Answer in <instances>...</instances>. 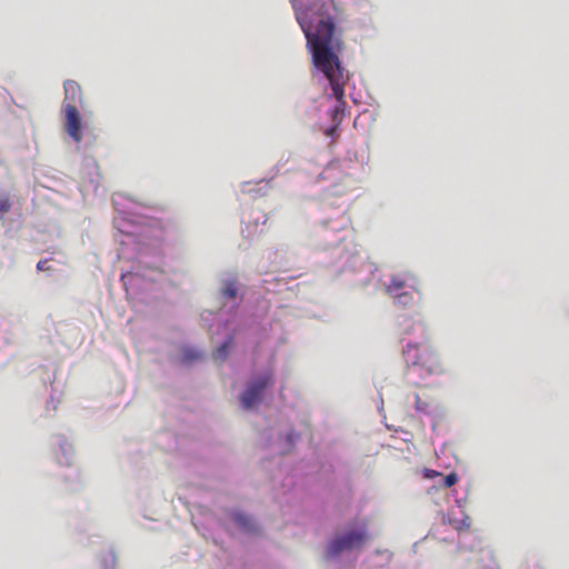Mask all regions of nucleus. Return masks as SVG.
<instances>
[{"mask_svg":"<svg viewBox=\"0 0 569 569\" xmlns=\"http://www.w3.org/2000/svg\"><path fill=\"white\" fill-rule=\"evenodd\" d=\"M290 3L307 39V47L312 53V64L328 79L338 101L331 114L339 124L345 112V87L349 77L339 58L342 40L330 14V4L321 0L310 3L305 0H290Z\"/></svg>","mask_w":569,"mask_h":569,"instance_id":"f257e3e1","label":"nucleus"},{"mask_svg":"<svg viewBox=\"0 0 569 569\" xmlns=\"http://www.w3.org/2000/svg\"><path fill=\"white\" fill-rule=\"evenodd\" d=\"M403 358L409 367V373L431 376L442 371L439 357L428 342L408 343L403 349Z\"/></svg>","mask_w":569,"mask_h":569,"instance_id":"f03ea898","label":"nucleus"},{"mask_svg":"<svg viewBox=\"0 0 569 569\" xmlns=\"http://www.w3.org/2000/svg\"><path fill=\"white\" fill-rule=\"evenodd\" d=\"M406 288L419 290V281L411 273L392 276L390 283L386 287V291L396 305L406 308L413 301V296L409 291H403Z\"/></svg>","mask_w":569,"mask_h":569,"instance_id":"7ed1b4c3","label":"nucleus"},{"mask_svg":"<svg viewBox=\"0 0 569 569\" xmlns=\"http://www.w3.org/2000/svg\"><path fill=\"white\" fill-rule=\"evenodd\" d=\"M367 537L366 530H355L339 535L329 543L328 555L330 557H336L343 551L361 548L367 540Z\"/></svg>","mask_w":569,"mask_h":569,"instance_id":"20e7f679","label":"nucleus"},{"mask_svg":"<svg viewBox=\"0 0 569 569\" xmlns=\"http://www.w3.org/2000/svg\"><path fill=\"white\" fill-rule=\"evenodd\" d=\"M272 372H267L251 381L241 396V406L248 410L253 408L260 400L268 386L272 383Z\"/></svg>","mask_w":569,"mask_h":569,"instance_id":"39448f33","label":"nucleus"},{"mask_svg":"<svg viewBox=\"0 0 569 569\" xmlns=\"http://www.w3.org/2000/svg\"><path fill=\"white\" fill-rule=\"evenodd\" d=\"M272 372H267L251 381L241 396V406L248 410L253 408L260 400L268 386L272 383Z\"/></svg>","mask_w":569,"mask_h":569,"instance_id":"423d86ee","label":"nucleus"},{"mask_svg":"<svg viewBox=\"0 0 569 569\" xmlns=\"http://www.w3.org/2000/svg\"><path fill=\"white\" fill-rule=\"evenodd\" d=\"M64 117H66V130L68 134L76 141L80 142L82 140V122L80 112L77 109V106L72 103H66L63 107Z\"/></svg>","mask_w":569,"mask_h":569,"instance_id":"0eeeda50","label":"nucleus"},{"mask_svg":"<svg viewBox=\"0 0 569 569\" xmlns=\"http://www.w3.org/2000/svg\"><path fill=\"white\" fill-rule=\"evenodd\" d=\"M72 103L77 104L78 102H82V89L80 84L77 81L73 80H67L64 82V101L63 107L66 103Z\"/></svg>","mask_w":569,"mask_h":569,"instance_id":"6e6552de","label":"nucleus"},{"mask_svg":"<svg viewBox=\"0 0 569 569\" xmlns=\"http://www.w3.org/2000/svg\"><path fill=\"white\" fill-rule=\"evenodd\" d=\"M432 403V397L428 389L425 388L421 393H416L415 407L417 411L427 412Z\"/></svg>","mask_w":569,"mask_h":569,"instance_id":"1a4fd4ad","label":"nucleus"},{"mask_svg":"<svg viewBox=\"0 0 569 569\" xmlns=\"http://www.w3.org/2000/svg\"><path fill=\"white\" fill-rule=\"evenodd\" d=\"M232 346V338L228 339L227 341H224L213 353V358L214 360L217 361H224L227 356H228V352H229V349L231 348Z\"/></svg>","mask_w":569,"mask_h":569,"instance_id":"9d476101","label":"nucleus"},{"mask_svg":"<svg viewBox=\"0 0 569 569\" xmlns=\"http://www.w3.org/2000/svg\"><path fill=\"white\" fill-rule=\"evenodd\" d=\"M237 292L238 289L233 281L227 282L222 289V295L229 299H234L237 297Z\"/></svg>","mask_w":569,"mask_h":569,"instance_id":"9b49d317","label":"nucleus"},{"mask_svg":"<svg viewBox=\"0 0 569 569\" xmlns=\"http://www.w3.org/2000/svg\"><path fill=\"white\" fill-rule=\"evenodd\" d=\"M234 521L240 528L251 530V519L248 516L238 513L234 516Z\"/></svg>","mask_w":569,"mask_h":569,"instance_id":"f8f14e48","label":"nucleus"},{"mask_svg":"<svg viewBox=\"0 0 569 569\" xmlns=\"http://www.w3.org/2000/svg\"><path fill=\"white\" fill-rule=\"evenodd\" d=\"M459 480V477L456 472H451L449 475H447L443 479V485L445 487L447 488H450L452 486H455Z\"/></svg>","mask_w":569,"mask_h":569,"instance_id":"ddd939ff","label":"nucleus"},{"mask_svg":"<svg viewBox=\"0 0 569 569\" xmlns=\"http://www.w3.org/2000/svg\"><path fill=\"white\" fill-rule=\"evenodd\" d=\"M442 476L441 472L432 470V469H425V477L428 479H433L437 477Z\"/></svg>","mask_w":569,"mask_h":569,"instance_id":"4468645a","label":"nucleus"},{"mask_svg":"<svg viewBox=\"0 0 569 569\" xmlns=\"http://www.w3.org/2000/svg\"><path fill=\"white\" fill-rule=\"evenodd\" d=\"M37 269H38L39 271L48 270V269H49V267H48V260H47V259L40 260V261L37 263Z\"/></svg>","mask_w":569,"mask_h":569,"instance_id":"2eb2a0df","label":"nucleus"},{"mask_svg":"<svg viewBox=\"0 0 569 569\" xmlns=\"http://www.w3.org/2000/svg\"><path fill=\"white\" fill-rule=\"evenodd\" d=\"M338 126L339 124H336V126H332L330 127L327 131H326V134L329 136V137H333L337 132V129H338Z\"/></svg>","mask_w":569,"mask_h":569,"instance_id":"dca6fc26","label":"nucleus"}]
</instances>
